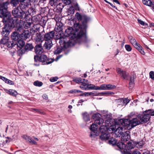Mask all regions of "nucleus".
<instances>
[{
    "mask_svg": "<svg viewBox=\"0 0 154 154\" xmlns=\"http://www.w3.org/2000/svg\"><path fill=\"white\" fill-rule=\"evenodd\" d=\"M128 132H129L125 131L123 134V135H122L121 140L122 142H126L129 140L130 137Z\"/></svg>",
    "mask_w": 154,
    "mask_h": 154,
    "instance_id": "21",
    "label": "nucleus"
},
{
    "mask_svg": "<svg viewBox=\"0 0 154 154\" xmlns=\"http://www.w3.org/2000/svg\"><path fill=\"white\" fill-rule=\"evenodd\" d=\"M70 93H80L81 92H82L76 89L72 90H71L69 91V92Z\"/></svg>",
    "mask_w": 154,
    "mask_h": 154,
    "instance_id": "51",
    "label": "nucleus"
},
{
    "mask_svg": "<svg viewBox=\"0 0 154 154\" xmlns=\"http://www.w3.org/2000/svg\"><path fill=\"white\" fill-rule=\"evenodd\" d=\"M115 93L111 91H106L102 92L100 93V94H103V95H111L114 94Z\"/></svg>",
    "mask_w": 154,
    "mask_h": 154,
    "instance_id": "41",
    "label": "nucleus"
},
{
    "mask_svg": "<svg viewBox=\"0 0 154 154\" xmlns=\"http://www.w3.org/2000/svg\"><path fill=\"white\" fill-rule=\"evenodd\" d=\"M149 77L152 80H154V72L151 71L149 73Z\"/></svg>",
    "mask_w": 154,
    "mask_h": 154,
    "instance_id": "50",
    "label": "nucleus"
},
{
    "mask_svg": "<svg viewBox=\"0 0 154 154\" xmlns=\"http://www.w3.org/2000/svg\"><path fill=\"white\" fill-rule=\"evenodd\" d=\"M143 2L144 5L150 6L154 11V5H152V2L150 0H143Z\"/></svg>",
    "mask_w": 154,
    "mask_h": 154,
    "instance_id": "25",
    "label": "nucleus"
},
{
    "mask_svg": "<svg viewBox=\"0 0 154 154\" xmlns=\"http://www.w3.org/2000/svg\"><path fill=\"white\" fill-rule=\"evenodd\" d=\"M136 145V143L133 141H129L127 145L128 149H131L134 148Z\"/></svg>",
    "mask_w": 154,
    "mask_h": 154,
    "instance_id": "26",
    "label": "nucleus"
},
{
    "mask_svg": "<svg viewBox=\"0 0 154 154\" xmlns=\"http://www.w3.org/2000/svg\"><path fill=\"white\" fill-rule=\"evenodd\" d=\"M97 86H95V85L93 84H89L87 85L86 88L82 87V86H81L82 89L83 90H88V89H92L96 90L95 89L97 88Z\"/></svg>",
    "mask_w": 154,
    "mask_h": 154,
    "instance_id": "27",
    "label": "nucleus"
},
{
    "mask_svg": "<svg viewBox=\"0 0 154 154\" xmlns=\"http://www.w3.org/2000/svg\"><path fill=\"white\" fill-rule=\"evenodd\" d=\"M62 55H58V56H57V57H56V59H55V60L57 61V60H58L60 58L62 57Z\"/></svg>",
    "mask_w": 154,
    "mask_h": 154,
    "instance_id": "60",
    "label": "nucleus"
},
{
    "mask_svg": "<svg viewBox=\"0 0 154 154\" xmlns=\"http://www.w3.org/2000/svg\"><path fill=\"white\" fill-rule=\"evenodd\" d=\"M32 23L30 22H27L25 24V27L26 28H28L30 27Z\"/></svg>",
    "mask_w": 154,
    "mask_h": 154,
    "instance_id": "49",
    "label": "nucleus"
},
{
    "mask_svg": "<svg viewBox=\"0 0 154 154\" xmlns=\"http://www.w3.org/2000/svg\"><path fill=\"white\" fill-rule=\"evenodd\" d=\"M39 58L38 56H35L34 57V61L35 62H37L39 61Z\"/></svg>",
    "mask_w": 154,
    "mask_h": 154,
    "instance_id": "55",
    "label": "nucleus"
},
{
    "mask_svg": "<svg viewBox=\"0 0 154 154\" xmlns=\"http://www.w3.org/2000/svg\"><path fill=\"white\" fill-rule=\"evenodd\" d=\"M101 116V115L99 113L94 114L92 116V118L95 120V121L94 124H92L90 128V129L92 131L90 135V137H94L96 136L98 125L100 126V127L103 125L106 126L104 122L103 119L100 118Z\"/></svg>",
    "mask_w": 154,
    "mask_h": 154,
    "instance_id": "3",
    "label": "nucleus"
},
{
    "mask_svg": "<svg viewBox=\"0 0 154 154\" xmlns=\"http://www.w3.org/2000/svg\"><path fill=\"white\" fill-rule=\"evenodd\" d=\"M135 115V113H134L133 112H132L131 113L128 115V117L129 118H131V117H133L134 115Z\"/></svg>",
    "mask_w": 154,
    "mask_h": 154,
    "instance_id": "58",
    "label": "nucleus"
},
{
    "mask_svg": "<svg viewBox=\"0 0 154 154\" xmlns=\"http://www.w3.org/2000/svg\"><path fill=\"white\" fill-rule=\"evenodd\" d=\"M128 39L131 43L143 55H144L145 53L143 50L141 46L137 42L134 38L131 36H128Z\"/></svg>",
    "mask_w": 154,
    "mask_h": 154,
    "instance_id": "9",
    "label": "nucleus"
},
{
    "mask_svg": "<svg viewBox=\"0 0 154 154\" xmlns=\"http://www.w3.org/2000/svg\"><path fill=\"white\" fill-rule=\"evenodd\" d=\"M8 48H11L16 45V42H14L13 41L8 42L5 45Z\"/></svg>",
    "mask_w": 154,
    "mask_h": 154,
    "instance_id": "36",
    "label": "nucleus"
},
{
    "mask_svg": "<svg viewBox=\"0 0 154 154\" xmlns=\"http://www.w3.org/2000/svg\"><path fill=\"white\" fill-rule=\"evenodd\" d=\"M125 48L126 50L128 51H131L132 50L131 46L128 45H125Z\"/></svg>",
    "mask_w": 154,
    "mask_h": 154,
    "instance_id": "48",
    "label": "nucleus"
},
{
    "mask_svg": "<svg viewBox=\"0 0 154 154\" xmlns=\"http://www.w3.org/2000/svg\"><path fill=\"white\" fill-rule=\"evenodd\" d=\"M99 131L101 133L100 137V139L102 140H107L110 136V134L108 133V128L104 125L101 126L99 128Z\"/></svg>",
    "mask_w": 154,
    "mask_h": 154,
    "instance_id": "7",
    "label": "nucleus"
},
{
    "mask_svg": "<svg viewBox=\"0 0 154 154\" xmlns=\"http://www.w3.org/2000/svg\"><path fill=\"white\" fill-rule=\"evenodd\" d=\"M146 113V114H144L142 116L139 115L131 120H129L128 119H125L124 120H122L121 121L123 122L122 125H123L125 126L129 124V126L131 127V128H133L141 123H146L149 120L150 116L148 113H147V112Z\"/></svg>",
    "mask_w": 154,
    "mask_h": 154,
    "instance_id": "2",
    "label": "nucleus"
},
{
    "mask_svg": "<svg viewBox=\"0 0 154 154\" xmlns=\"http://www.w3.org/2000/svg\"><path fill=\"white\" fill-rule=\"evenodd\" d=\"M138 23L140 24L141 25L143 26H144L145 25V22L141 20L138 19L137 20Z\"/></svg>",
    "mask_w": 154,
    "mask_h": 154,
    "instance_id": "56",
    "label": "nucleus"
},
{
    "mask_svg": "<svg viewBox=\"0 0 154 154\" xmlns=\"http://www.w3.org/2000/svg\"><path fill=\"white\" fill-rule=\"evenodd\" d=\"M82 115L85 121L86 122L90 120L89 115L87 112L84 113L82 114Z\"/></svg>",
    "mask_w": 154,
    "mask_h": 154,
    "instance_id": "33",
    "label": "nucleus"
},
{
    "mask_svg": "<svg viewBox=\"0 0 154 154\" xmlns=\"http://www.w3.org/2000/svg\"><path fill=\"white\" fill-rule=\"evenodd\" d=\"M144 143L143 141H140L138 143H136V146L138 148H141L143 145Z\"/></svg>",
    "mask_w": 154,
    "mask_h": 154,
    "instance_id": "45",
    "label": "nucleus"
},
{
    "mask_svg": "<svg viewBox=\"0 0 154 154\" xmlns=\"http://www.w3.org/2000/svg\"><path fill=\"white\" fill-rule=\"evenodd\" d=\"M4 90L6 93L13 97H16L18 94L17 92L14 89H5Z\"/></svg>",
    "mask_w": 154,
    "mask_h": 154,
    "instance_id": "23",
    "label": "nucleus"
},
{
    "mask_svg": "<svg viewBox=\"0 0 154 154\" xmlns=\"http://www.w3.org/2000/svg\"><path fill=\"white\" fill-rule=\"evenodd\" d=\"M114 2H115V3H117V4H119V5H120V3L119 2V1L117 0H114L113 1Z\"/></svg>",
    "mask_w": 154,
    "mask_h": 154,
    "instance_id": "64",
    "label": "nucleus"
},
{
    "mask_svg": "<svg viewBox=\"0 0 154 154\" xmlns=\"http://www.w3.org/2000/svg\"><path fill=\"white\" fill-rule=\"evenodd\" d=\"M75 16L78 21L81 22L82 24L84 25V28L87 27V23L89 19L86 15L77 12L75 14Z\"/></svg>",
    "mask_w": 154,
    "mask_h": 154,
    "instance_id": "8",
    "label": "nucleus"
},
{
    "mask_svg": "<svg viewBox=\"0 0 154 154\" xmlns=\"http://www.w3.org/2000/svg\"><path fill=\"white\" fill-rule=\"evenodd\" d=\"M44 40L41 33H37L34 38V40L36 44H41L42 42Z\"/></svg>",
    "mask_w": 154,
    "mask_h": 154,
    "instance_id": "16",
    "label": "nucleus"
},
{
    "mask_svg": "<svg viewBox=\"0 0 154 154\" xmlns=\"http://www.w3.org/2000/svg\"><path fill=\"white\" fill-rule=\"evenodd\" d=\"M9 4L8 2L0 4V17L3 18L2 21L5 22L7 24L15 28V30L17 33H21L24 30L22 24L23 21L16 18H10V14L7 11V6Z\"/></svg>",
    "mask_w": 154,
    "mask_h": 154,
    "instance_id": "1",
    "label": "nucleus"
},
{
    "mask_svg": "<svg viewBox=\"0 0 154 154\" xmlns=\"http://www.w3.org/2000/svg\"><path fill=\"white\" fill-rule=\"evenodd\" d=\"M20 2L19 0H11L10 3L11 5L13 7H16Z\"/></svg>",
    "mask_w": 154,
    "mask_h": 154,
    "instance_id": "38",
    "label": "nucleus"
},
{
    "mask_svg": "<svg viewBox=\"0 0 154 154\" xmlns=\"http://www.w3.org/2000/svg\"><path fill=\"white\" fill-rule=\"evenodd\" d=\"M117 145V146L121 149H123L125 147V145L122 142H118Z\"/></svg>",
    "mask_w": 154,
    "mask_h": 154,
    "instance_id": "37",
    "label": "nucleus"
},
{
    "mask_svg": "<svg viewBox=\"0 0 154 154\" xmlns=\"http://www.w3.org/2000/svg\"><path fill=\"white\" fill-rule=\"evenodd\" d=\"M20 3L19 5V7L22 9H26L31 5L29 2V0H19Z\"/></svg>",
    "mask_w": 154,
    "mask_h": 154,
    "instance_id": "13",
    "label": "nucleus"
},
{
    "mask_svg": "<svg viewBox=\"0 0 154 154\" xmlns=\"http://www.w3.org/2000/svg\"><path fill=\"white\" fill-rule=\"evenodd\" d=\"M62 2L66 5H69L71 3V0H62Z\"/></svg>",
    "mask_w": 154,
    "mask_h": 154,
    "instance_id": "47",
    "label": "nucleus"
},
{
    "mask_svg": "<svg viewBox=\"0 0 154 154\" xmlns=\"http://www.w3.org/2000/svg\"><path fill=\"white\" fill-rule=\"evenodd\" d=\"M122 120H124V119H120V122H121V125L124 126H120L119 127H118L115 131V133L117 137H120L121 136L123 135V134H124V133L125 132V131L123 132V131H124L125 129L124 126H126L128 125L129 126V124H128L125 126L123 125H122V123H123V122L121 121Z\"/></svg>",
    "mask_w": 154,
    "mask_h": 154,
    "instance_id": "11",
    "label": "nucleus"
},
{
    "mask_svg": "<svg viewBox=\"0 0 154 154\" xmlns=\"http://www.w3.org/2000/svg\"><path fill=\"white\" fill-rule=\"evenodd\" d=\"M42 97L45 100H48V95L46 94H44L43 95Z\"/></svg>",
    "mask_w": 154,
    "mask_h": 154,
    "instance_id": "59",
    "label": "nucleus"
},
{
    "mask_svg": "<svg viewBox=\"0 0 154 154\" xmlns=\"http://www.w3.org/2000/svg\"><path fill=\"white\" fill-rule=\"evenodd\" d=\"M34 48L33 46L31 43H27L25 46L24 49L25 50L28 51L31 50Z\"/></svg>",
    "mask_w": 154,
    "mask_h": 154,
    "instance_id": "29",
    "label": "nucleus"
},
{
    "mask_svg": "<svg viewBox=\"0 0 154 154\" xmlns=\"http://www.w3.org/2000/svg\"><path fill=\"white\" fill-rule=\"evenodd\" d=\"M1 78L2 80L5 81V82L7 79V78L3 76H1Z\"/></svg>",
    "mask_w": 154,
    "mask_h": 154,
    "instance_id": "63",
    "label": "nucleus"
},
{
    "mask_svg": "<svg viewBox=\"0 0 154 154\" xmlns=\"http://www.w3.org/2000/svg\"><path fill=\"white\" fill-rule=\"evenodd\" d=\"M134 78L132 77H130V82L129 83V86L131 88L133 87L134 86Z\"/></svg>",
    "mask_w": 154,
    "mask_h": 154,
    "instance_id": "42",
    "label": "nucleus"
},
{
    "mask_svg": "<svg viewBox=\"0 0 154 154\" xmlns=\"http://www.w3.org/2000/svg\"><path fill=\"white\" fill-rule=\"evenodd\" d=\"M132 154H141V153L139 151H136L133 152Z\"/></svg>",
    "mask_w": 154,
    "mask_h": 154,
    "instance_id": "61",
    "label": "nucleus"
},
{
    "mask_svg": "<svg viewBox=\"0 0 154 154\" xmlns=\"http://www.w3.org/2000/svg\"><path fill=\"white\" fill-rule=\"evenodd\" d=\"M84 25H81L79 23H76L74 25L75 31V35H77L78 38L81 39L82 42H86L87 37L85 35L86 29L87 27H84Z\"/></svg>",
    "mask_w": 154,
    "mask_h": 154,
    "instance_id": "4",
    "label": "nucleus"
},
{
    "mask_svg": "<svg viewBox=\"0 0 154 154\" xmlns=\"http://www.w3.org/2000/svg\"><path fill=\"white\" fill-rule=\"evenodd\" d=\"M53 46V44L52 41H45L43 47L46 50H48L51 48Z\"/></svg>",
    "mask_w": 154,
    "mask_h": 154,
    "instance_id": "22",
    "label": "nucleus"
},
{
    "mask_svg": "<svg viewBox=\"0 0 154 154\" xmlns=\"http://www.w3.org/2000/svg\"><path fill=\"white\" fill-rule=\"evenodd\" d=\"M35 51L37 54H41L43 51L41 44H37L35 48Z\"/></svg>",
    "mask_w": 154,
    "mask_h": 154,
    "instance_id": "20",
    "label": "nucleus"
},
{
    "mask_svg": "<svg viewBox=\"0 0 154 154\" xmlns=\"http://www.w3.org/2000/svg\"><path fill=\"white\" fill-rule=\"evenodd\" d=\"M11 140V139L9 137H6V139L4 141L2 145V146H4V144H5V143H9L10 141Z\"/></svg>",
    "mask_w": 154,
    "mask_h": 154,
    "instance_id": "46",
    "label": "nucleus"
},
{
    "mask_svg": "<svg viewBox=\"0 0 154 154\" xmlns=\"http://www.w3.org/2000/svg\"><path fill=\"white\" fill-rule=\"evenodd\" d=\"M73 33H74L75 34L74 32L73 31V29L71 27H69V28H68L65 31L64 34L65 35V37L64 38H67L68 40H69V38L67 37H68L70 35H72ZM69 41H70V40H69ZM71 41H72V43L73 44V45H74V44L73 43V40H72Z\"/></svg>",
    "mask_w": 154,
    "mask_h": 154,
    "instance_id": "15",
    "label": "nucleus"
},
{
    "mask_svg": "<svg viewBox=\"0 0 154 154\" xmlns=\"http://www.w3.org/2000/svg\"><path fill=\"white\" fill-rule=\"evenodd\" d=\"M58 78L57 77H52L50 79V80L51 82H54L57 80Z\"/></svg>",
    "mask_w": 154,
    "mask_h": 154,
    "instance_id": "53",
    "label": "nucleus"
},
{
    "mask_svg": "<svg viewBox=\"0 0 154 154\" xmlns=\"http://www.w3.org/2000/svg\"><path fill=\"white\" fill-rule=\"evenodd\" d=\"M57 41H59L61 48H57L54 51V53L56 54L60 53L62 51L63 48H67L73 45L72 41H69V40H68L67 38L66 37H61L57 39Z\"/></svg>",
    "mask_w": 154,
    "mask_h": 154,
    "instance_id": "5",
    "label": "nucleus"
},
{
    "mask_svg": "<svg viewBox=\"0 0 154 154\" xmlns=\"http://www.w3.org/2000/svg\"><path fill=\"white\" fill-rule=\"evenodd\" d=\"M8 25H9L8 24ZM10 26L9 25L7 26V25H5L3 28L2 34L3 36H8L10 32Z\"/></svg>",
    "mask_w": 154,
    "mask_h": 154,
    "instance_id": "17",
    "label": "nucleus"
},
{
    "mask_svg": "<svg viewBox=\"0 0 154 154\" xmlns=\"http://www.w3.org/2000/svg\"><path fill=\"white\" fill-rule=\"evenodd\" d=\"M5 82L10 85H14V82L12 81H11L8 79H7Z\"/></svg>",
    "mask_w": 154,
    "mask_h": 154,
    "instance_id": "52",
    "label": "nucleus"
},
{
    "mask_svg": "<svg viewBox=\"0 0 154 154\" xmlns=\"http://www.w3.org/2000/svg\"><path fill=\"white\" fill-rule=\"evenodd\" d=\"M20 34L17 33L16 32H13L11 35V38L14 41H17L20 38Z\"/></svg>",
    "mask_w": 154,
    "mask_h": 154,
    "instance_id": "24",
    "label": "nucleus"
},
{
    "mask_svg": "<svg viewBox=\"0 0 154 154\" xmlns=\"http://www.w3.org/2000/svg\"><path fill=\"white\" fill-rule=\"evenodd\" d=\"M62 24L59 22L57 23L54 29L57 32H60L62 30Z\"/></svg>",
    "mask_w": 154,
    "mask_h": 154,
    "instance_id": "28",
    "label": "nucleus"
},
{
    "mask_svg": "<svg viewBox=\"0 0 154 154\" xmlns=\"http://www.w3.org/2000/svg\"><path fill=\"white\" fill-rule=\"evenodd\" d=\"M39 61L42 63L43 65L48 64L53 62V60L52 59H49L45 55H42L39 58Z\"/></svg>",
    "mask_w": 154,
    "mask_h": 154,
    "instance_id": "12",
    "label": "nucleus"
},
{
    "mask_svg": "<svg viewBox=\"0 0 154 154\" xmlns=\"http://www.w3.org/2000/svg\"><path fill=\"white\" fill-rule=\"evenodd\" d=\"M116 71L122 79L125 80L128 79L129 77V74L126 71L123 70L119 68H117Z\"/></svg>",
    "mask_w": 154,
    "mask_h": 154,
    "instance_id": "10",
    "label": "nucleus"
},
{
    "mask_svg": "<svg viewBox=\"0 0 154 154\" xmlns=\"http://www.w3.org/2000/svg\"><path fill=\"white\" fill-rule=\"evenodd\" d=\"M81 83H82V84L80 86V88L82 89L81 86H82L83 88H84L85 87V88L87 85L89 84V82L88 80H86L85 79H82Z\"/></svg>",
    "mask_w": 154,
    "mask_h": 154,
    "instance_id": "30",
    "label": "nucleus"
},
{
    "mask_svg": "<svg viewBox=\"0 0 154 154\" xmlns=\"http://www.w3.org/2000/svg\"><path fill=\"white\" fill-rule=\"evenodd\" d=\"M107 90H111L116 88V86L114 85L108 84L107 85Z\"/></svg>",
    "mask_w": 154,
    "mask_h": 154,
    "instance_id": "39",
    "label": "nucleus"
},
{
    "mask_svg": "<svg viewBox=\"0 0 154 154\" xmlns=\"http://www.w3.org/2000/svg\"><path fill=\"white\" fill-rule=\"evenodd\" d=\"M38 0H29V2H30V1L31 2L35 3V4L36 3L38 2Z\"/></svg>",
    "mask_w": 154,
    "mask_h": 154,
    "instance_id": "62",
    "label": "nucleus"
},
{
    "mask_svg": "<svg viewBox=\"0 0 154 154\" xmlns=\"http://www.w3.org/2000/svg\"><path fill=\"white\" fill-rule=\"evenodd\" d=\"M130 101V100L128 98H125L124 99L123 102V103L125 104H127Z\"/></svg>",
    "mask_w": 154,
    "mask_h": 154,
    "instance_id": "54",
    "label": "nucleus"
},
{
    "mask_svg": "<svg viewBox=\"0 0 154 154\" xmlns=\"http://www.w3.org/2000/svg\"><path fill=\"white\" fill-rule=\"evenodd\" d=\"M55 35L54 31L49 32L45 34L44 36V40L45 41H52Z\"/></svg>",
    "mask_w": 154,
    "mask_h": 154,
    "instance_id": "14",
    "label": "nucleus"
},
{
    "mask_svg": "<svg viewBox=\"0 0 154 154\" xmlns=\"http://www.w3.org/2000/svg\"><path fill=\"white\" fill-rule=\"evenodd\" d=\"M107 85L102 84L100 86H97V88L95 89L96 90H107Z\"/></svg>",
    "mask_w": 154,
    "mask_h": 154,
    "instance_id": "31",
    "label": "nucleus"
},
{
    "mask_svg": "<svg viewBox=\"0 0 154 154\" xmlns=\"http://www.w3.org/2000/svg\"><path fill=\"white\" fill-rule=\"evenodd\" d=\"M25 42L22 40H19L17 42H16V45L20 48V49L24 45Z\"/></svg>",
    "mask_w": 154,
    "mask_h": 154,
    "instance_id": "34",
    "label": "nucleus"
},
{
    "mask_svg": "<svg viewBox=\"0 0 154 154\" xmlns=\"http://www.w3.org/2000/svg\"><path fill=\"white\" fill-rule=\"evenodd\" d=\"M58 1V0H50L49 4L52 6H55L57 5Z\"/></svg>",
    "mask_w": 154,
    "mask_h": 154,
    "instance_id": "35",
    "label": "nucleus"
},
{
    "mask_svg": "<svg viewBox=\"0 0 154 154\" xmlns=\"http://www.w3.org/2000/svg\"><path fill=\"white\" fill-rule=\"evenodd\" d=\"M116 143L117 140L116 139L113 137L111 138V139L109 141V143L113 145L115 144Z\"/></svg>",
    "mask_w": 154,
    "mask_h": 154,
    "instance_id": "40",
    "label": "nucleus"
},
{
    "mask_svg": "<svg viewBox=\"0 0 154 154\" xmlns=\"http://www.w3.org/2000/svg\"><path fill=\"white\" fill-rule=\"evenodd\" d=\"M34 85L35 86L41 87L43 85V83L41 82L37 81L34 82Z\"/></svg>",
    "mask_w": 154,
    "mask_h": 154,
    "instance_id": "44",
    "label": "nucleus"
},
{
    "mask_svg": "<svg viewBox=\"0 0 154 154\" xmlns=\"http://www.w3.org/2000/svg\"><path fill=\"white\" fill-rule=\"evenodd\" d=\"M22 39H25L29 37L30 35V33L28 30H24L21 33H20Z\"/></svg>",
    "mask_w": 154,
    "mask_h": 154,
    "instance_id": "19",
    "label": "nucleus"
},
{
    "mask_svg": "<svg viewBox=\"0 0 154 154\" xmlns=\"http://www.w3.org/2000/svg\"><path fill=\"white\" fill-rule=\"evenodd\" d=\"M22 137L26 141L32 144H37V142L35 141H34L29 136H27L26 135H23L22 136Z\"/></svg>",
    "mask_w": 154,
    "mask_h": 154,
    "instance_id": "18",
    "label": "nucleus"
},
{
    "mask_svg": "<svg viewBox=\"0 0 154 154\" xmlns=\"http://www.w3.org/2000/svg\"><path fill=\"white\" fill-rule=\"evenodd\" d=\"M73 81L77 83H81L82 79H76L73 80Z\"/></svg>",
    "mask_w": 154,
    "mask_h": 154,
    "instance_id": "57",
    "label": "nucleus"
},
{
    "mask_svg": "<svg viewBox=\"0 0 154 154\" xmlns=\"http://www.w3.org/2000/svg\"><path fill=\"white\" fill-rule=\"evenodd\" d=\"M1 41V43L2 44L6 45L8 41L9 37L8 36H4Z\"/></svg>",
    "mask_w": 154,
    "mask_h": 154,
    "instance_id": "32",
    "label": "nucleus"
},
{
    "mask_svg": "<svg viewBox=\"0 0 154 154\" xmlns=\"http://www.w3.org/2000/svg\"><path fill=\"white\" fill-rule=\"evenodd\" d=\"M145 112L148 113L150 116H154V110H153L152 109H149L146 110Z\"/></svg>",
    "mask_w": 154,
    "mask_h": 154,
    "instance_id": "43",
    "label": "nucleus"
},
{
    "mask_svg": "<svg viewBox=\"0 0 154 154\" xmlns=\"http://www.w3.org/2000/svg\"><path fill=\"white\" fill-rule=\"evenodd\" d=\"M7 8H8V7ZM26 9H21L19 7V6L17 8H14L12 12V15L14 16V17H12L11 14L8 11L7 12L10 14V18L14 19L15 18H16L18 19V18H20L22 19H24L27 17V14H26L27 12L24 10Z\"/></svg>",
    "mask_w": 154,
    "mask_h": 154,
    "instance_id": "6",
    "label": "nucleus"
}]
</instances>
